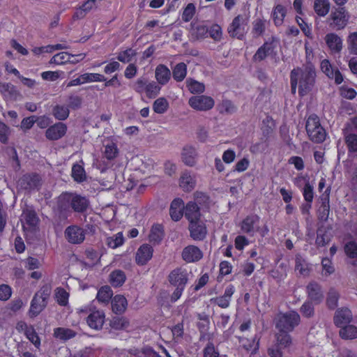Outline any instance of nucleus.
<instances>
[{
  "instance_id": "423d86ee",
  "label": "nucleus",
  "mask_w": 357,
  "mask_h": 357,
  "mask_svg": "<svg viewBox=\"0 0 357 357\" xmlns=\"http://www.w3.org/2000/svg\"><path fill=\"white\" fill-rule=\"evenodd\" d=\"M21 222L24 230H34L39 223V218L36 212L31 208L23 210Z\"/></svg>"
},
{
  "instance_id": "cd10ccee",
  "label": "nucleus",
  "mask_w": 357,
  "mask_h": 357,
  "mask_svg": "<svg viewBox=\"0 0 357 357\" xmlns=\"http://www.w3.org/2000/svg\"><path fill=\"white\" fill-rule=\"evenodd\" d=\"M274 40L272 39L271 42H266L261 47H260L255 54L254 59L258 61L264 60L268 55L271 54L275 49Z\"/></svg>"
},
{
  "instance_id": "393cba45",
  "label": "nucleus",
  "mask_w": 357,
  "mask_h": 357,
  "mask_svg": "<svg viewBox=\"0 0 357 357\" xmlns=\"http://www.w3.org/2000/svg\"><path fill=\"white\" fill-rule=\"evenodd\" d=\"M196 185V180L189 172H184L180 178V186L185 192L192 191Z\"/></svg>"
},
{
  "instance_id": "f03ea898",
  "label": "nucleus",
  "mask_w": 357,
  "mask_h": 357,
  "mask_svg": "<svg viewBox=\"0 0 357 357\" xmlns=\"http://www.w3.org/2000/svg\"><path fill=\"white\" fill-rule=\"evenodd\" d=\"M305 128L310 140L313 142L321 143L325 140L326 133L321 126L317 116L311 115L308 117Z\"/></svg>"
},
{
  "instance_id": "f257e3e1",
  "label": "nucleus",
  "mask_w": 357,
  "mask_h": 357,
  "mask_svg": "<svg viewBox=\"0 0 357 357\" xmlns=\"http://www.w3.org/2000/svg\"><path fill=\"white\" fill-rule=\"evenodd\" d=\"M316 72L312 62L305 66L304 69L301 68H294L290 73V82L291 93H295L298 84V93L304 96L309 93L313 89L315 84Z\"/></svg>"
},
{
  "instance_id": "a18cd8bd",
  "label": "nucleus",
  "mask_w": 357,
  "mask_h": 357,
  "mask_svg": "<svg viewBox=\"0 0 357 357\" xmlns=\"http://www.w3.org/2000/svg\"><path fill=\"white\" fill-rule=\"evenodd\" d=\"M344 142L349 153L357 152V134L349 133L345 135Z\"/></svg>"
},
{
  "instance_id": "5701e85b",
  "label": "nucleus",
  "mask_w": 357,
  "mask_h": 357,
  "mask_svg": "<svg viewBox=\"0 0 357 357\" xmlns=\"http://www.w3.org/2000/svg\"><path fill=\"white\" fill-rule=\"evenodd\" d=\"M4 99L6 102H14L22 97L16 87L11 84H5L2 86Z\"/></svg>"
},
{
  "instance_id": "bb28decb",
  "label": "nucleus",
  "mask_w": 357,
  "mask_h": 357,
  "mask_svg": "<svg viewBox=\"0 0 357 357\" xmlns=\"http://www.w3.org/2000/svg\"><path fill=\"white\" fill-rule=\"evenodd\" d=\"M259 221V217L256 214L248 215L241 222V230L245 233H253L255 229V225Z\"/></svg>"
},
{
  "instance_id": "49530a36",
  "label": "nucleus",
  "mask_w": 357,
  "mask_h": 357,
  "mask_svg": "<svg viewBox=\"0 0 357 357\" xmlns=\"http://www.w3.org/2000/svg\"><path fill=\"white\" fill-rule=\"evenodd\" d=\"M113 295L112 290L109 286L102 287L98 291L96 298L102 303H107Z\"/></svg>"
},
{
  "instance_id": "09e8293b",
  "label": "nucleus",
  "mask_w": 357,
  "mask_h": 357,
  "mask_svg": "<svg viewBox=\"0 0 357 357\" xmlns=\"http://www.w3.org/2000/svg\"><path fill=\"white\" fill-rule=\"evenodd\" d=\"M123 243V236L121 232H119L116 234L107 237L106 238V244L111 248H116Z\"/></svg>"
},
{
  "instance_id": "603ef678",
  "label": "nucleus",
  "mask_w": 357,
  "mask_h": 357,
  "mask_svg": "<svg viewBox=\"0 0 357 357\" xmlns=\"http://www.w3.org/2000/svg\"><path fill=\"white\" fill-rule=\"evenodd\" d=\"M68 293L63 288L58 287L55 290V298L61 306H66L68 303Z\"/></svg>"
},
{
  "instance_id": "7ed1b4c3",
  "label": "nucleus",
  "mask_w": 357,
  "mask_h": 357,
  "mask_svg": "<svg viewBox=\"0 0 357 357\" xmlns=\"http://www.w3.org/2000/svg\"><path fill=\"white\" fill-rule=\"evenodd\" d=\"M350 15L344 7L334 8L326 20V23L334 30H342L348 24Z\"/></svg>"
},
{
  "instance_id": "b1692460",
  "label": "nucleus",
  "mask_w": 357,
  "mask_h": 357,
  "mask_svg": "<svg viewBox=\"0 0 357 357\" xmlns=\"http://www.w3.org/2000/svg\"><path fill=\"white\" fill-rule=\"evenodd\" d=\"M89 206V201L84 197L72 193L71 207L78 213L85 211Z\"/></svg>"
},
{
  "instance_id": "69168bd1",
  "label": "nucleus",
  "mask_w": 357,
  "mask_h": 357,
  "mask_svg": "<svg viewBox=\"0 0 357 357\" xmlns=\"http://www.w3.org/2000/svg\"><path fill=\"white\" fill-rule=\"evenodd\" d=\"M344 251L350 258L357 257V243L354 241L348 242L344 246Z\"/></svg>"
},
{
  "instance_id": "0eeeda50",
  "label": "nucleus",
  "mask_w": 357,
  "mask_h": 357,
  "mask_svg": "<svg viewBox=\"0 0 357 357\" xmlns=\"http://www.w3.org/2000/svg\"><path fill=\"white\" fill-rule=\"evenodd\" d=\"M64 234L68 241L73 244H79L85 239L84 230L77 225L68 227Z\"/></svg>"
},
{
  "instance_id": "680f3d73",
  "label": "nucleus",
  "mask_w": 357,
  "mask_h": 357,
  "mask_svg": "<svg viewBox=\"0 0 357 357\" xmlns=\"http://www.w3.org/2000/svg\"><path fill=\"white\" fill-rule=\"evenodd\" d=\"M82 78L84 79V83L106 81L105 76L99 73H84L82 75Z\"/></svg>"
},
{
  "instance_id": "9b49d317",
  "label": "nucleus",
  "mask_w": 357,
  "mask_h": 357,
  "mask_svg": "<svg viewBox=\"0 0 357 357\" xmlns=\"http://www.w3.org/2000/svg\"><path fill=\"white\" fill-rule=\"evenodd\" d=\"M169 282L175 287H185L188 282V273L185 270L178 268L173 270L169 275Z\"/></svg>"
},
{
  "instance_id": "c03bdc74",
  "label": "nucleus",
  "mask_w": 357,
  "mask_h": 357,
  "mask_svg": "<svg viewBox=\"0 0 357 357\" xmlns=\"http://www.w3.org/2000/svg\"><path fill=\"white\" fill-rule=\"evenodd\" d=\"M71 58H75V56H71V54L66 52H60L52 56L50 61V63H54L57 65L65 64L68 63Z\"/></svg>"
},
{
  "instance_id": "c9c22d12",
  "label": "nucleus",
  "mask_w": 357,
  "mask_h": 357,
  "mask_svg": "<svg viewBox=\"0 0 357 357\" xmlns=\"http://www.w3.org/2000/svg\"><path fill=\"white\" fill-rule=\"evenodd\" d=\"M52 114L56 119L64 121L69 116L70 110L66 105H56L52 109Z\"/></svg>"
},
{
  "instance_id": "c756f323",
  "label": "nucleus",
  "mask_w": 357,
  "mask_h": 357,
  "mask_svg": "<svg viewBox=\"0 0 357 357\" xmlns=\"http://www.w3.org/2000/svg\"><path fill=\"white\" fill-rule=\"evenodd\" d=\"M165 236L164 228L162 225H153L149 234V241L153 244H159Z\"/></svg>"
},
{
  "instance_id": "7c9ffc66",
  "label": "nucleus",
  "mask_w": 357,
  "mask_h": 357,
  "mask_svg": "<svg viewBox=\"0 0 357 357\" xmlns=\"http://www.w3.org/2000/svg\"><path fill=\"white\" fill-rule=\"evenodd\" d=\"M46 305H47L40 299L39 294H36L31 303L29 315L31 317H36Z\"/></svg>"
},
{
  "instance_id": "a878e982",
  "label": "nucleus",
  "mask_w": 357,
  "mask_h": 357,
  "mask_svg": "<svg viewBox=\"0 0 357 357\" xmlns=\"http://www.w3.org/2000/svg\"><path fill=\"white\" fill-rule=\"evenodd\" d=\"M127 305V300L123 296L116 295L112 301V311L116 314H121L126 311Z\"/></svg>"
},
{
  "instance_id": "6e6d98bb",
  "label": "nucleus",
  "mask_w": 357,
  "mask_h": 357,
  "mask_svg": "<svg viewBox=\"0 0 357 357\" xmlns=\"http://www.w3.org/2000/svg\"><path fill=\"white\" fill-rule=\"evenodd\" d=\"M136 54L135 50L128 48L125 51L119 52L117 56V59L122 63H128Z\"/></svg>"
},
{
  "instance_id": "1a4fd4ad",
  "label": "nucleus",
  "mask_w": 357,
  "mask_h": 357,
  "mask_svg": "<svg viewBox=\"0 0 357 357\" xmlns=\"http://www.w3.org/2000/svg\"><path fill=\"white\" fill-rule=\"evenodd\" d=\"M188 229L190 237L195 241H202L206 236L207 229L201 220L190 222Z\"/></svg>"
},
{
  "instance_id": "c85d7f7f",
  "label": "nucleus",
  "mask_w": 357,
  "mask_h": 357,
  "mask_svg": "<svg viewBox=\"0 0 357 357\" xmlns=\"http://www.w3.org/2000/svg\"><path fill=\"white\" fill-rule=\"evenodd\" d=\"M171 77V73L169 68L163 65L160 64L155 69V78L159 84L164 85L168 82Z\"/></svg>"
},
{
  "instance_id": "39448f33",
  "label": "nucleus",
  "mask_w": 357,
  "mask_h": 357,
  "mask_svg": "<svg viewBox=\"0 0 357 357\" xmlns=\"http://www.w3.org/2000/svg\"><path fill=\"white\" fill-rule=\"evenodd\" d=\"M248 18L241 15L235 17L227 29L229 36L241 40L246 32L245 28L248 24Z\"/></svg>"
},
{
  "instance_id": "2f4dec72",
  "label": "nucleus",
  "mask_w": 357,
  "mask_h": 357,
  "mask_svg": "<svg viewBox=\"0 0 357 357\" xmlns=\"http://www.w3.org/2000/svg\"><path fill=\"white\" fill-rule=\"evenodd\" d=\"M286 13V8L282 5L278 4L273 8L271 17L275 26H280L283 23Z\"/></svg>"
},
{
  "instance_id": "774afa93",
  "label": "nucleus",
  "mask_w": 357,
  "mask_h": 357,
  "mask_svg": "<svg viewBox=\"0 0 357 357\" xmlns=\"http://www.w3.org/2000/svg\"><path fill=\"white\" fill-rule=\"evenodd\" d=\"M195 203H197V206L208 207L209 202V197L204 192H196L195 193Z\"/></svg>"
},
{
  "instance_id": "ea45409f",
  "label": "nucleus",
  "mask_w": 357,
  "mask_h": 357,
  "mask_svg": "<svg viewBox=\"0 0 357 357\" xmlns=\"http://www.w3.org/2000/svg\"><path fill=\"white\" fill-rule=\"evenodd\" d=\"M340 294L334 288L330 289L327 294L326 305L330 310H334L337 306Z\"/></svg>"
},
{
  "instance_id": "338daca9",
  "label": "nucleus",
  "mask_w": 357,
  "mask_h": 357,
  "mask_svg": "<svg viewBox=\"0 0 357 357\" xmlns=\"http://www.w3.org/2000/svg\"><path fill=\"white\" fill-rule=\"evenodd\" d=\"M195 13V6L193 3H190L187 5L183 10L182 19L184 22H189L192 20Z\"/></svg>"
},
{
  "instance_id": "3c124183",
  "label": "nucleus",
  "mask_w": 357,
  "mask_h": 357,
  "mask_svg": "<svg viewBox=\"0 0 357 357\" xmlns=\"http://www.w3.org/2000/svg\"><path fill=\"white\" fill-rule=\"evenodd\" d=\"M72 176L78 183L82 182L86 178L85 171L82 166L75 164L72 167Z\"/></svg>"
},
{
  "instance_id": "bf43d9fd",
  "label": "nucleus",
  "mask_w": 357,
  "mask_h": 357,
  "mask_svg": "<svg viewBox=\"0 0 357 357\" xmlns=\"http://www.w3.org/2000/svg\"><path fill=\"white\" fill-rule=\"evenodd\" d=\"M160 91V86H159L155 82H153L147 84L145 92L148 98H154L158 96Z\"/></svg>"
},
{
  "instance_id": "ddd939ff",
  "label": "nucleus",
  "mask_w": 357,
  "mask_h": 357,
  "mask_svg": "<svg viewBox=\"0 0 357 357\" xmlns=\"http://www.w3.org/2000/svg\"><path fill=\"white\" fill-rule=\"evenodd\" d=\"M306 290L308 298L311 302L319 304L322 301L324 298L323 291L321 286L317 282H310L306 287Z\"/></svg>"
},
{
  "instance_id": "72a5a7b5",
  "label": "nucleus",
  "mask_w": 357,
  "mask_h": 357,
  "mask_svg": "<svg viewBox=\"0 0 357 357\" xmlns=\"http://www.w3.org/2000/svg\"><path fill=\"white\" fill-rule=\"evenodd\" d=\"M314 12L320 17L326 16L330 10L331 3L329 0H314Z\"/></svg>"
},
{
  "instance_id": "37998d69",
  "label": "nucleus",
  "mask_w": 357,
  "mask_h": 357,
  "mask_svg": "<svg viewBox=\"0 0 357 357\" xmlns=\"http://www.w3.org/2000/svg\"><path fill=\"white\" fill-rule=\"evenodd\" d=\"M286 331H280L276 334L277 344L282 348H286L291 345V337Z\"/></svg>"
},
{
  "instance_id": "4be33fe9",
  "label": "nucleus",
  "mask_w": 357,
  "mask_h": 357,
  "mask_svg": "<svg viewBox=\"0 0 357 357\" xmlns=\"http://www.w3.org/2000/svg\"><path fill=\"white\" fill-rule=\"evenodd\" d=\"M183 202L181 199H174L169 208V214L172 219L174 221H178L183 215Z\"/></svg>"
},
{
  "instance_id": "a211bd4d",
  "label": "nucleus",
  "mask_w": 357,
  "mask_h": 357,
  "mask_svg": "<svg viewBox=\"0 0 357 357\" xmlns=\"http://www.w3.org/2000/svg\"><path fill=\"white\" fill-rule=\"evenodd\" d=\"M325 42L333 53H340L342 49V40L337 34L331 33L325 36Z\"/></svg>"
},
{
  "instance_id": "6e6552de",
  "label": "nucleus",
  "mask_w": 357,
  "mask_h": 357,
  "mask_svg": "<svg viewBox=\"0 0 357 357\" xmlns=\"http://www.w3.org/2000/svg\"><path fill=\"white\" fill-rule=\"evenodd\" d=\"M188 102L190 107L200 111L208 110L214 105L213 99L205 96L191 97Z\"/></svg>"
},
{
  "instance_id": "5fc2aeb1",
  "label": "nucleus",
  "mask_w": 357,
  "mask_h": 357,
  "mask_svg": "<svg viewBox=\"0 0 357 357\" xmlns=\"http://www.w3.org/2000/svg\"><path fill=\"white\" fill-rule=\"evenodd\" d=\"M266 20L257 19L253 22L252 32L255 36H261L266 29Z\"/></svg>"
},
{
  "instance_id": "f704fd0d",
  "label": "nucleus",
  "mask_w": 357,
  "mask_h": 357,
  "mask_svg": "<svg viewBox=\"0 0 357 357\" xmlns=\"http://www.w3.org/2000/svg\"><path fill=\"white\" fill-rule=\"evenodd\" d=\"M339 335L344 340L357 338V327L354 325L347 324L341 327Z\"/></svg>"
},
{
  "instance_id": "2eb2a0df",
  "label": "nucleus",
  "mask_w": 357,
  "mask_h": 357,
  "mask_svg": "<svg viewBox=\"0 0 357 357\" xmlns=\"http://www.w3.org/2000/svg\"><path fill=\"white\" fill-rule=\"evenodd\" d=\"M203 257L202 252L195 245H188L182 252V258L186 262H195Z\"/></svg>"
},
{
  "instance_id": "13d9d810",
  "label": "nucleus",
  "mask_w": 357,
  "mask_h": 357,
  "mask_svg": "<svg viewBox=\"0 0 357 357\" xmlns=\"http://www.w3.org/2000/svg\"><path fill=\"white\" fill-rule=\"evenodd\" d=\"M25 335L26 337L34 344V346L38 349L40 346V340L32 326H29V328L26 330Z\"/></svg>"
},
{
  "instance_id": "4468645a",
  "label": "nucleus",
  "mask_w": 357,
  "mask_h": 357,
  "mask_svg": "<svg viewBox=\"0 0 357 357\" xmlns=\"http://www.w3.org/2000/svg\"><path fill=\"white\" fill-rule=\"evenodd\" d=\"M198 153L195 147L189 145L185 146L181 152L183 162L189 167H194L197 163Z\"/></svg>"
},
{
  "instance_id": "864d4df0",
  "label": "nucleus",
  "mask_w": 357,
  "mask_h": 357,
  "mask_svg": "<svg viewBox=\"0 0 357 357\" xmlns=\"http://www.w3.org/2000/svg\"><path fill=\"white\" fill-rule=\"evenodd\" d=\"M119 153L118 148L116 144L111 142L105 146V157L111 160L117 157Z\"/></svg>"
},
{
  "instance_id": "052dcab7",
  "label": "nucleus",
  "mask_w": 357,
  "mask_h": 357,
  "mask_svg": "<svg viewBox=\"0 0 357 357\" xmlns=\"http://www.w3.org/2000/svg\"><path fill=\"white\" fill-rule=\"evenodd\" d=\"M347 43L350 53L357 55V31L349 35Z\"/></svg>"
},
{
  "instance_id": "e2e57ef3",
  "label": "nucleus",
  "mask_w": 357,
  "mask_h": 357,
  "mask_svg": "<svg viewBox=\"0 0 357 357\" xmlns=\"http://www.w3.org/2000/svg\"><path fill=\"white\" fill-rule=\"evenodd\" d=\"M82 102V98L79 96L71 95L68 98L66 106L68 107V109H77L81 107Z\"/></svg>"
},
{
  "instance_id": "4d7b16f0",
  "label": "nucleus",
  "mask_w": 357,
  "mask_h": 357,
  "mask_svg": "<svg viewBox=\"0 0 357 357\" xmlns=\"http://www.w3.org/2000/svg\"><path fill=\"white\" fill-rule=\"evenodd\" d=\"M4 155L13 162V167H19L20 161L15 149L13 146L8 147L4 151Z\"/></svg>"
},
{
  "instance_id": "79ce46f5",
  "label": "nucleus",
  "mask_w": 357,
  "mask_h": 357,
  "mask_svg": "<svg viewBox=\"0 0 357 357\" xmlns=\"http://www.w3.org/2000/svg\"><path fill=\"white\" fill-rule=\"evenodd\" d=\"M187 73V66L184 63H179L173 69L172 74L174 79L177 82L184 79Z\"/></svg>"
},
{
  "instance_id": "473e14b6",
  "label": "nucleus",
  "mask_w": 357,
  "mask_h": 357,
  "mask_svg": "<svg viewBox=\"0 0 357 357\" xmlns=\"http://www.w3.org/2000/svg\"><path fill=\"white\" fill-rule=\"evenodd\" d=\"M126 280V274L121 270H114L109 274V282L113 287H118L122 286Z\"/></svg>"
},
{
  "instance_id": "dca6fc26",
  "label": "nucleus",
  "mask_w": 357,
  "mask_h": 357,
  "mask_svg": "<svg viewBox=\"0 0 357 357\" xmlns=\"http://www.w3.org/2000/svg\"><path fill=\"white\" fill-rule=\"evenodd\" d=\"M86 322L89 327L96 330L102 328L105 322V314L102 311L92 312L86 318Z\"/></svg>"
},
{
  "instance_id": "a19ab883",
  "label": "nucleus",
  "mask_w": 357,
  "mask_h": 357,
  "mask_svg": "<svg viewBox=\"0 0 357 357\" xmlns=\"http://www.w3.org/2000/svg\"><path fill=\"white\" fill-rule=\"evenodd\" d=\"M54 335L60 340H67L74 337L76 335V333L70 328H56L54 329Z\"/></svg>"
},
{
  "instance_id": "412c9836",
  "label": "nucleus",
  "mask_w": 357,
  "mask_h": 357,
  "mask_svg": "<svg viewBox=\"0 0 357 357\" xmlns=\"http://www.w3.org/2000/svg\"><path fill=\"white\" fill-rule=\"evenodd\" d=\"M40 178L37 174L24 175L20 180V185L25 190H32L40 185Z\"/></svg>"
},
{
  "instance_id": "f3484780",
  "label": "nucleus",
  "mask_w": 357,
  "mask_h": 357,
  "mask_svg": "<svg viewBox=\"0 0 357 357\" xmlns=\"http://www.w3.org/2000/svg\"><path fill=\"white\" fill-rule=\"evenodd\" d=\"M153 248L148 244L139 247L136 254V261L139 265H144L150 260L153 255Z\"/></svg>"
},
{
  "instance_id": "aec40b11",
  "label": "nucleus",
  "mask_w": 357,
  "mask_h": 357,
  "mask_svg": "<svg viewBox=\"0 0 357 357\" xmlns=\"http://www.w3.org/2000/svg\"><path fill=\"white\" fill-rule=\"evenodd\" d=\"M183 209H185V217L189 222L200 220V207L197 206V203L189 202Z\"/></svg>"
},
{
  "instance_id": "6ab92c4d",
  "label": "nucleus",
  "mask_w": 357,
  "mask_h": 357,
  "mask_svg": "<svg viewBox=\"0 0 357 357\" xmlns=\"http://www.w3.org/2000/svg\"><path fill=\"white\" fill-rule=\"evenodd\" d=\"M331 238L332 234L330 229L321 225L317 229L315 243L317 247H323L329 243Z\"/></svg>"
},
{
  "instance_id": "4c0bfd02",
  "label": "nucleus",
  "mask_w": 357,
  "mask_h": 357,
  "mask_svg": "<svg viewBox=\"0 0 357 357\" xmlns=\"http://www.w3.org/2000/svg\"><path fill=\"white\" fill-rule=\"evenodd\" d=\"M72 193L63 192L58 198L57 206L61 211H66L71 206Z\"/></svg>"
},
{
  "instance_id": "e433bc0d",
  "label": "nucleus",
  "mask_w": 357,
  "mask_h": 357,
  "mask_svg": "<svg viewBox=\"0 0 357 357\" xmlns=\"http://www.w3.org/2000/svg\"><path fill=\"white\" fill-rule=\"evenodd\" d=\"M295 269L302 275H308L310 268L308 264L301 255H296L295 259Z\"/></svg>"
},
{
  "instance_id": "0e129e2a",
  "label": "nucleus",
  "mask_w": 357,
  "mask_h": 357,
  "mask_svg": "<svg viewBox=\"0 0 357 357\" xmlns=\"http://www.w3.org/2000/svg\"><path fill=\"white\" fill-rule=\"evenodd\" d=\"M300 311L304 317L307 318L312 317L314 314V309L312 302H305L301 306Z\"/></svg>"
},
{
  "instance_id": "f8f14e48",
  "label": "nucleus",
  "mask_w": 357,
  "mask_h": 357,
  "mask_svg": "<svg viewBox=\"0 0 357 357\" xmlns=\"http://www.w3.org/2000/svg\"><path fill=\"white\" fill-rule=\"evenodd\" d=\"M353 319L351 310L347 307L338 308L333 317L334 324L337 327L349 324Z\"/></svg>"
},
{
  "instance_id": "8fccbe9b",
  "label": "nucleus",
  "mask_w": 357,
  "mask_h": 357,
  "mask_svg": "<svg viewBox=\"0 0 357 357\" xmlns=\"http://www.w3.org/2000/svg\"><path fill=\"white\" fill-rule=\"evenodd\" d=\"M169 107V103L165 98H160L155 100L153 105V111L157 114L165 113Z\"/></svg>"
},
{
  "instance_id": "58836bf2",
  "label": "nucleus",
  "mask_w": 357,
  "mask_h": 357,
  "mask_svg": "<svg viewBox=\"0 0 357 357\" xmlns=\"http://www.w3.org/2000/svg\"><path fill=\"white\" fill-rule=\"evenodd\" d=\"M110 326L115 330H124L129 326V321L124 317H114L110 320Z\"/></svg>"
},
{
  "instance_id": "20e7f679",
  "label": "nucleus",
  "mask_w": 357,
  "mask_h": 357,
  "mask_svg": "<svg viewBox=\"0 0 357 357\" xmlns=\"http://www.w3.org/2000/svg\"><path fill=\"white\" fill-rule=\"evenodd\" d=\"M299 323L300 316L295 311L280 314L275 319V327L280 331H292Z\"/></svg>"
},
{
  "instance_id": "9d476101",
  "label": "nucleus",
  "mask_w": 357,
  "mask_h": 357,
  "mask_svg": "<svg viewBox=\"0 0 357 357\" xmlns=\"http://www.w3.org/2000/svg\"><path fill=\"white\" fill-rule=\"evenodd\" d=\"M67 132V126L61 122L50 126L45 131V137L49 140L55 141L62 138Z\"/></svg>"
},
{
  "instance_id": "de8ad7c7",
  "label": "nucleus",
  "mask_w": 357,
  "mask_h": 357,
  "mask_svg": "<svg viewBox=\"0 0 357 357\" xmlns=\"http://www.w3.org/2000/svg\"><path fill=\"white\" fill-rule=\"evenodd\" d=\"M187 87L192 93H201L204 91L205 86L203 83L192 79L186 80Z\"/></svg>"
}]
</instances>
